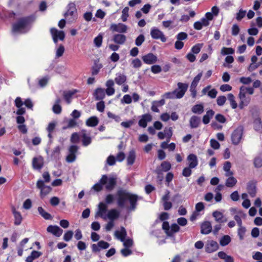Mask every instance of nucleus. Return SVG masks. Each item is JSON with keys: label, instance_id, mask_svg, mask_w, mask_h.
Wrapping results in <instances>:
<instances>
[{"label": "nucleus", "instance_id": "f257e3e1", "mask_svg": "<svg viewBox=\"0 0 262 262\" xmlns=\"http://www.w3.org/2000/svg\"><path fill=\"white\" fill-rule=\"evenodd\" d=\"M115 199L117 205L119 208L134 211L137 207V202L141 197L126 189L119 188L117 191Z\"/></svg>", "mask_w": 262, "mask_h": 262}, {"label": "nucleus", "instance_id": "f03ea898", "mask_svg": "<svg viewBox=\"0 0 262 262\" xmlns=\"http://www.w3.org/2000/svg\"><path fill=\"white\" fill-rule=\"evenodd\" d=\"M178 89H176L172 92H167L164 93L162 97L164 99H181L185 95L188 87V85L182 82H178Z\"/></svg>", "mask_w": 262, "mask_h": 262}, {"label": "nucleus", "instance_id": "7ed1b4c3", "mask_svg": "<svg viewBox=\"0 0 262 262\" xmlns=\"http://www.w3.org/2000/svg\"><path fill=\"white\" fill-rule=\"evenodd\" d=\"M100 182L105 185V189L107 191H111L114 189L116 185L117 180L116 178L114 177H108L106 174H104L100 179Z\"/></svg>", "mask_w": 262, "mask_h": 262}, {"label": "nucleus", "instance_id": "20e7f679", "mask_svg": "<svg viewBox=\"0 0 262 262\" xmlns=\"http://www.w3.org/2000/svg\"><path fill=\"white\" fill-rule=\"evenodd\" d=\"M30 20V18L29 17H25L20 19L17 23L13 25V31L14 32H25L24 30L29 23Z\"/></svg>", "mask_w": 262, "mask_h": 262}, {"label": "nucleus", "instance_id": "39448f33", "mask_svg": "<svg viewBox=\"0 0 262 262\" xmlns=\"http://www.w3.org/2000/svg\"><path fill=\"white\" fill-rule=\"evenodd\" d=\"M64 16L70 23H73L76 19L77 10L74 4L69 5V9L64 14Z\"/></svg>", "mask_w": 262, "mask_h": 262}, {"label": "nucleus", "instance_id": "423d86ee", "mask_svg": "<svg viewBox=\"0 0 262 262\" xmlns=\"http://www.w3.org/2000/svg\"><path fill=\"white\" fill-rule=\"evenodd\" d=\"M243 127L239 126L233 131L231 135V141L233 144H239L243 136Z\"/></svg>", "mask_w": 262, "mask_h": 262}, {"label": "nucleus", "instance_id": "0eeeda50", "mask_svg": "<svg viewBox=\"0 0 262 262\" xmlns=\"http://www.w3.org/2000/svg\"><path fill=\"white\" fill-rule=\"evenodd\" d=\"M50 33L55 43H57L58 39L61 41L64 39L65 34L63 31H59L55 28H52L50 29Z\"/></svg>", "mask_w": 262, "mask_h": 262}, {"label": "nucleus", "instance_id": "6e6552de", "mask_svg": "<svg viewBox=\"0 0 262 262\" xmlns=\"http://www.w3.org/2000/svg\"><path fill=\"white\" fill-rule=\"evenodd\" d=\"M37 187L40 190L41 197H44L50 193L51 191V187L49 186H46L44 184L42 180H39L36 183Z\"/></svg>", "mask_w": 262, "mask_h": 262}, {"label": "nucleus", "instance_id": "1a4fd4ad", "mask_svg": "<svg viewBox=\"0 0 262 262\" xmlns=\"http://www.w3.org/2000/svg\"><path fill=\"white\" fill-rule=\"evenodd\" d=\"M78 149V147L77 145H71L69 147V154L66 157V161L68 163H72L76 159V154Z\"/></svg>", "mask_w": 262, "mask_h": 262}, {"label": "nucleus", "instance_id": "9d476101", "mask_svg": "<svg viewBox=\"0 0 262 262\" xmlns=\"http://www.w3.org/2000/svg\"><path fill=\"white\" fill-rule=\"evenodd\" d=\"M150 35L154 39H160L163 42L166 41V38L165 37L163 33L156 28H152L151 29Z\"/></svg>", "mask_w": 262, "mask_h": 262}, {"label": "nucleus", "instance_id": "9b49d317", "mask_svg": "<svg viewBox=\"0 0 262 262\" xmlns=\"http://www.w3.org/2000/svg\"><path fill=\"white\" fill-rule=\"evenodd\" d=\"M245 90H246V86H241L239 89V98L241 100L239 104L241 108H243V105H247L249 102V100L247 99L246 97V94L247 93Z\"/></svg>", "mask_w": 262, "mask_h": 262}, {"label": "nucleus", "instance_id": "f8f14e48", "mask_svg": "<svg viewBox=\"0 0 262 262\" xmlns=\"http://www.w3.org/2000/svg\"><path fill=\"white\" fill-rule=\"evenodd\" d=\"M110 29L113 32H117L120 33L119 34H121L126 32L127 27L126 25L122 23H119L118 24H112L111 25Z\"/></svg>", "mask_w": 262, "mask_h": 262}, {"label": "nucleus", "instance_id": "ddd939ff", "mask_svg": "<svg viewBox=\"0 0 262 262\" xmlns=\"http://www.w3.org/2000/svg\"><path fill=\"white\" fill-rule=\"evenodd\" d=\"M219 248L217 243L213 240L208 241L205 245V251L207 253H212L216 251Z\"/></svg>", "mask_w": 262, "mask_h": 262}, {"label": "nucleus", "instance_id": "4468645a", "mask_svg": "<svg viewBox=\"0 0 262 262\" xmlns=\"http://www.w3.org/2000/svg\"><path fill=\"white\" fill-rule=\"evenodd\" d=\"M80 136L82 138V145L87 146L92 143V138L85 130H82L80 132Z\"/></svg>", "mask_w": 262, "mask_h": 262}, {"label": "nucleus", "instance_id": "2eb2a0df", "mask_svg": "<svg viewBox=\"0 0 262 262\" xmlns=\"http://www.w3.org/2000/svg\"><path fill=\"white\" fill-rule=\"evenodd\" d=\"M47 231L57 237L60 236L63 232L62 229L60 228L58 226L53 225L49 226L47 229Z\"/></svg>", "mask_w": 262, "mask_h": 262}, {"label": "nucleus", "instance_id": "dca6fc26", "mask_svg": "<svg viewBox=\"0 0 262 262\" xmlns=\"http://www.w3.org/2000/svg\"><path fill=\"white\" fill-rule=\"evenodd\" d=\"M43 165V159L39 156L35 157L32 160V167L34 169L40 170Z\"/></svg>", "mask_w": 262, "mask_h": 262}, {"label": "nucleus", "instance_id": "f3484780", "mask_svg": "<svg viewBox=\"0 0 262 262\" xmlns=\"http://www.w3.org/2000/svg\"><path fill=\"white\" fill-rule=\"evenodd\" d=\"M142 60L144 63L148 64L155 63L157 61V57L152 53H148L142 57Z\"/></svg>", "mask_w": 262, "mask_h": 262}, {"label": "nucleus", "instance_id": "a211bd4d", "mask_svg": "<svg viewBox=\"0 0 262 262\" xmlns=\"http://www.w3.org/2000/svg\"><path fill=\"white\" fill-rule=\"evenodd\" d=\"M152 120L151 116L149 114L143 115L141 119L139 121V125L141 127L145 128L147 126V123Z\"/></svg>", "mask_w": 262, "mask_h": 262}, {"label": "nucleus", "instance_id": "6ab92c4d", "mask_svg": "<svg viewBox=\"0 0 262 262\" xmlns=\"http://www.w3.org/2000/svg\"><path fill=\"white\" fill-rule=\"evenodd\" d=\"M212 216L214 217L215 221L219 223H223L227 221V219L224 216L223 213L220 211H214L212 213Z\"/></svg>", "mask_w": 262, "mask_h": 262}, {"label": "nucleus", "instance_id": "aec40b11", "mask_svg": "<svg viewBox=\"0 0 262 262\" xmlns=\"http://www.w3.org/2000/svg\"><path fill=\"white\" fill-rule=\"evenodd\" d=\"M126 40V37L122 34H116L114 35L113 40L118 45H123Z\"/></svg>", "mask_w": 262, "mask_h": 262}, {"label": "nucleus", "instance_id": "412c9836", "mask_svg": "<svg viewBox=\"0 0 262 262\" xmlns=\"http://www.w3.org/2000/svg\"><path fill=\"white\" fill-rule=\"evenodd\" d=\"M201 232L203 234H208L212 230V226L210 222L206 221L203 223L201 225Z\"/></svg>", "mask_w": 262, "mask_h": 262}, {"label": "nucleus", "instance_id": "4be33fe9", "mask_svg": "<svg viewBox=\"0 0 262 262\" xmlns=\"http://www.w3.org/2000/svg\"><path fill=\"white\" fill-rule=\"evenodd\" d=\"M77 92L74 90L73 91H65L63 92V96L67 103L69 104L71 103L73 96Z\"/></svg>", "mask_w": 262, "mask_h": 262}, {"label": "nucleus", "instance_id": "5701e85b", "mask_svg": "<svg viewBox=\"0 0 262 262\" xmlns=\"http://www.w3.org/2000/svg\"><path fill=\"white\" fill-rule=\"evenodd\" d=\"M95 99L97 100H102L105 96V90L102 88H97L94 94Z\"/></svg>", "mask_w": 262, "mask_h": 262}, {"label": "nucleus", "instance_id": "b1692460", "mask_svg": "<svg viewBox=\"0 0 262 262\" xmlns=\"http://www.w3.org/2000/svg\"><path fill=\"white\" fill-rule=\"evenodd\" d=\"M107 210V206L105 204L101 202L99 204L98 206V211L97 213V214L100 216L101 217L106 219V216H104V214L106 212Z\"/></svg>", "mask_w": 262, "mask_h": 262}, {"label": "nucleus", "instance_id": "393cba45", "mask_svg": "<svg viewBox=\"0 0 262 262\" xmlns=\"http://www.w3.org/2000/svg\"><path fill=\"white\" fill-rule=\"evenodd\" d=\"M115 236L121 242L124 241V239L126 236V231L123 227H121L120 230H117L115 232Z\"/></svg>", "mask_w": 262, "mask_h": 262}, {"label": "nucleus", "instance_id": "a878e982", "mask_svg": "<svg viewBox=\"0 0 262 262\" xmlns=\"http://www.w3.org/2000/svg\"><path fill=\"white\" fill-rule=\"evenodd\" d=\"M120 212L116 209H112L108 211L107 217L111 221L118 219L119 216Z\"/></svg>", "mask_w": 262, "mask_h": 262}, {"label": "nucleus", "instance_id": "bb28decb", "mask_svg": "<svg viewBox=\"0 0 262 262\" xmlns=\"http://www.w3.org/2000/svg\"><path fill=\"white\" fill-rule=\"evenodd\" d=\"M200 119L196 116H192L189 120L190 126L191 128H195L199 127L200 124Z\"/></svg>", "mask_w": 262, "mask_h": 262}, {"label": "nucleus", "instance_id": "cd10ccee", "mask_svg": "<svg viewBox=\"0 0 262 262\" xmlns=\"http://www.w3.org/2000/svg\"><path fill=\"white\" fill-rule=\"evenodd\" d=\"M187 160L189 162L190 168H194L198 165L196 156L193 154H190L187 157Z\"/></svg>", "mask_w": 262, "mask_h": 262}, {"label": "nucleus", "instance_id": "c85d7f7f", "mask_svg": "<svg viewBox=\"0 0 262 262\" xmlns=\"http://www.w3.org/2000/svg\"><path fill=\"white\" fill-rule=\"evenodd\" d=\"M99 123V119L96 116H92L88 118L85 124L88 126L89 127H95L98 125Z\"/></svg>", "mask_w": 262, "mask_h": 262}, {"label": "nucleus", "instance_id": "c756f323", "mask_svg": "<svg viewBox=\"0 0 262 262\" xmlns=\"http://www.w3.org/2000/svg\"><path fill=\"white\" fill-rule=\"evenodd\" d=\"M126 81V76L121 73H118L115 78L116 83L120 85L124 84Z\"/></svg>", "mask_w": 262, "mask_h": 262}, {"label": "nucleus", "instance_id": "7c9ffc66", "mask_svg": "<svg viewBox=\"0 0 262 262\" xmlns=\"http://www.w3.org/2000/svg\"><path fill=\"white\" fill-rule=\"evenodd\" d=\"M41 254V252L34 250L31 252V254L26 258V261L32 262L34 259L40 256Z\"/></svg>", "mask_w": 262, "mask_h": 262}, {"label": "nucleus", "instance_id": "2f4dec72", "mask_svg": "<svg viewBox=\"0 0 262 262\" xmlns=\"http://www.w3.org/2000/svg\"><path fill=\"white\" fill-rule=\"evenodd\" d=\"M253 128L256 131H260L262 129V120L259 116L254 119Z\"/></svg>", "mask_w": 262, "mask_h": 262}, {"label": "nucleus", "instance_id": "473e14b6", "mask_svg": "<svg viewBox=\"0 0 262 262\" xmlns=\"http://www.w3.org/2000/svg\"><path fill=\"white\" fill-rule=\"evenodd\" d=\"M214 114V112L210 110L207 111L206 114L203 117V122L205 124H207L209 123L210 119Z\"/></svg>", "mask_w": 262, "mask_h": 262}, {"label": "nucleus", "instance_id": "72a5a7b5", "mask_svg": "<svg viewBox=\"0 0 262 262\" xmlns=\"http://www.w3.org/2000/svg\"><path fill=\"white\" fill-rule=\"evenodd\" d=\"M247 191L250 196L254 197L256 193V186L254 184L249 183L247 185Z\"/></svg>", "mask_w": 262, "mask_h": 262}, {"label": "nucleus", "instance_id": "f704fd0d", "mask_svg": "<svg viewBox=\"0 0 262 262\" xmlns=\"http://www.w3.org/2000/svg\"><path fill=\"white\" fill-rule=\"evenodd\" d=\"M13 213L14 216V224L15 225H19L22 221V216L20 212L15 210L14 208L13 209Z\"/></svg>", "mask_w": 262, "mask_h": 262}, {"label": "nucleus", "instance_id": "c9c22d12", "mask_svg": "<svg viewBox=\"0 0 262 262\" xmlns=\"http://www.w3.org/2000/svg\"><path fill=\"white\" fill-rule=\"evenodd\" d=\"M136 158V154L134 150L129 151L127 157V164L128 165H132L134 164Z\"/></svg>", "mask_w": 262, "mask_h": 262}, {"label": "nucleus", "instance_id": "e433bc0d", "mask_svg": "<svg viewBox=\"0 0 262 262\" xmlns=\"http://www.w3.org/2000/svg\"><path fill=\"white\" fill-rule=\"evenodd\" d=\"M191 111L197 114H201L204 112V106L202 104L194 105L191 108Z\"/></svg>", "mask_w": 262, "mask_h": 262}, {"label": "nucleus", "instance_id": "4c0bfd02", "mask_svg": "<svg viewBox=\"0 0 262 262\" xmlns=\"http://www.w3.org/2000/svg\"><path fill=\"white\" fill-rule=\"evenodd\" d=\"M253 164L255 168L262 167V154H260L254 158Z\"/></svg>", "mask_w": 262, "mask_h": 262}, {"label": "nucleus", "instance_id": "58836bf2", "mask_svg": "<svg viewBox=\"0 0 262 262\" xmlns=\"http://www.w3.org/2000/svg\"><path fill=\"white\" fill-rule=\"evenodd\" d=\"M38 211L40 215L46 220H50L52 219L51 215L46 212L41 207H38Z\"/></svg>", "mask_w": 262, "mask_h": 262}, {"label": "nucleus", "instance_id": "ea45409f", "mask_svg": "<svg viewBox=\"0 0 262 262\" xmlns=\"http://www.w3.org/2000/svg\"><path fill=\"white\" fill-rule=\"evenodd\" d=\"M237 183L236 179L233 177H229L226 181V186L228 187H233Z\"/></svg>", "mask_w": 262, "mask_h": 262}, {"label": "nucleus", "instance_id": "a19ab883", "mask_svg": "<svg viewBox=\"0 0 262 262\" xmlns=\"http://www.w3.org/2000/svg\"><path fill=\"white\" fill-rule=\"evenodd\" d=\"M231 242V238L228 235H226L223 236L220 241V244L222 246H225L229 244V243Z\"/></svg>", "mask_w": 262, "mask_h": 262}, {"label": "nucleus", "instance_id": "79ce46f5", "mask_svg": "<svg viewBox=\"0 0 262 262\" xmlns=\"http://www.w3.org/2000/svg\"><path fill=\"white\" fill-rule=\"evenodd\" d=\"M180 230L179 226L177 224H173L170 227L169 230L170 233H168V236H172L175 233L178 232Z\"/></svg>", "mask_w": 262, "mask_h": 262}, {"label": "nucleus", "instance_id": "37998d69", "mask_svg": "<svg viewBox=\"0 0 262 262\" xmlns=\"http://www.w3.org/2000/svg\"><path fill=\"white\" fill-rule=\"evenodd\" d=\"M227 97H228V100L230 101V105H231L232 108L233 109L236 108L237 106V105L235 100V97H234V95L230 93L228 95Z\"/></svg>", "mask_w": 262, "mask_h": 262}, {"label": "nucleus", "instance_id": "c03bdc74", "mask_svg": "<svg viewBox=\"0 0 262 262\" xmlns=\"http://www.w3.org/2000/svg\"><path fill=\"white\" fill-rule=\"evenodd\" d=\"M103 40V36L101 34H99L94 39V43L97 48H100L102 45Z\"/></svg>", "mask_w": 262, "mask_h": 262}, {"label": "nucleus", "instance_id": "a18cd8bd", "mask_svg": "<svg viewBox=\"0 0 262 262\" xmlns=\"http://www.w3.org/2000/svg\"><path fill=\"white\" fill-rule=\"evenodd\" d=\"M234 53V50L232 48L223 47L221 49V53L223 55L228 54H233Z\"/></svg>", "mask_w": 262, "mask_h": 262}, {"label": "nucleus", "instance_id": "49530a36", "mask_svg": "<svg viewBox=\"0 0 262 262\" xmlns=\"http://www.w3.org/2000/svg\"><path fill=\"white\" fill-rule=\"evenodd\" d=\"M246 231V228L243 226H239L238 229L237 233L239 236V239L242 241L244 238Z\"/></svg>", "mask_w": 262, "mask_h": 262}, {"label": "nucleus", "instance_id": "de8ad7c7", "mask_svg": "<svg viewBox=\"0 0 262 262\" xmlns=\"http://www.w3.org/2000/svg\"><path fill=\"white\" fill-rule=\"evenodd\" d=\"M161 167L162 171L166 172L170 169L171 165L169 162L164 161L161 164Z\"/></svg>", "mask_w": 262, "mask_h": 262}, {"label": "nucleus", "instance_id": "09e8293b", "mask_svg": "<svg viewBox=\"0 0 262 262\" xmlns=\"http://www.w3.org/2000/svg\"><path fill=\"white\" fill-rule=\"evenodd\" d=\"M102 67V66L100 63H95L94 66L92 68V74L93 75H97L100 69Z\"/></svg>", "mask_w": 262, "mask_h": 262}, {"label": "nucleus", "instance_id": "8fccbe9b", "mask_svg": "<svg viewBox=\"0 0 262 262\" xmlns=\"http://www.w3.org/2000/svg\"><path fill=\"white\" fill-rule=\"evenodd\" d=\"M163 132L165 135L166 138H167V142H169L170 139L172 135V130L171 127L169 128H165Z\"/></svg>", "mask_w": 262, "mask_h": 262}, {"label": "nucleus", "instance_id": "3c124183", "mask_svg": "<svg viewBox=\"0 0 262 262\" xmlns=\"http://www.w3.org/2000/svg\"><path fill=\"white\" fill-rule=\"evenodd\" d=\"M145 40V37L144 35L140 34L135 39V45L137 46H141L143 42Z\"/></svg>", "mask_w": 262, "mask_h": 262}, {"label": "nucleus", "instance_id": "603ef678", "mask_svg": "<svg viewBox=\"0 0 262 262\" xmlns=\"http://www.w3.org/2000/svg\"><path fill=\"white\" fill-rule=\"evenodd\" d=\"M202 47V44L198 43L193 46L191 49V51L193 54H198Z\"/></svg>", "mask_w": 262, "mask_h": 262}, {"label": "nucleus", "instance_id": "864d4df0", "mask_svg": "<svg viewBox=\"0 0 262 262\" xmlns=\"http://www.w3.org/2000/svg\"><path fill=\"white\" fill-rule=\"evenodd\" d=\"M202 76V73H200L198 74L193 79L191 84V86L193 87H196L200 80L201 77Z\"/></svg>", "mask_w": 262, "mask_h": 262}, {"label": "nucleus", "instance_id": "5fc2aeb1", "mask_svg": "<svg viewBox=\"0 0 262 262\" xmlns=\"http://www.w3.org/2000/svg\"><path fill=\"white\" fill-rule=\"evenodd\" d=\"M129 8L127 7H125L122 11L121 19L123 21H126L128 16Z\"/></svg>", "mask_w": 262, "mask_h": 262}, {"label": "nucleus", "instance_id": "6e6d98bb", "mask_svg": "<svg viewBox=\"0 0 262 262\" xmlns=\"http://www.w3.org/2000/svg\"><path fill=\"white\" fill-rule=\"evenodd\" d=\"M64 52V47L63 45H60L56 50V57L57 58H59V57L62 56Z\"/></svg>", "mask_w": 262, "mask_h": 262}, {"label": "nucleus", "instance_id": "4d7b16f0", "mask_svg": "<svg viewBox=\"0 0 262 262\" xmlns=\"http://www.w3.org/2000/svg\"><path fill=\"white\" fill-rule=\"evenodd\" d=\"M176 38H177V40L182 41V40L187 39L188 35L185 32H181L179 33L177 35Z\"/></svg>", "mask_w": 262, "mask_h": 262}, {"label": "nucleus", "instance_id": "13d9d810", "mask_svg": "<svg viewBox=\"0 0 262 262\" xmlns=\"http://www.w3.org/2000/svg\"><path fill=\"white\" fill-rule=\"evenodd\" d=\"M73 235V232L72 231H68L63 235V239L66 242H69L72 239Z\"/></svg>", "mask_w": 262, "mask_h": 262}, {"label": "nucleus", "instance_id": "bf43d9fd", "mask_svg": "<svg viewBox=\"0 0 262 262\" xmlns=\"http://www.w3.org/2000/svg\"><path fill=\"white\" fill-rule=\"evenodd\" d=\"M77 125V122L75 121L74 119H70L68 122V125L66 127H63V129H67L68 128H72L74 127Z\"/></svg>", "mask_w": 262, "mask_h": 262}, {"label": "nucleus", "instance_id": "052dcab7", "mask_svg": "<svg viewBox=\"0 0 262 262\" xmlns=\"http://www.w3.org/2000/svg\"><path fill=\"white\" fill-rule=\"evenodd\" d=\"M246 11L242 9L239 10V12L236 14V19L239 21L243 19L246 15Z\"/></svg>", "mask_w": 262, "mask_h": 262}, {"label": "nucleus", "instance_id": "680f3d73", "mask_svg": "<svg viewBox=\"0 0 262 262\" xmlns=\"http://www.w3.org/2000/svg\"><path fill=\"white\" fill-rule=\"evenodd\" d=\"M226 101V97L224 96H219L217 98V104L219 106L223 105Z\"/></svg>", "mask_w": 262, "mask_h": 262}, {"label": "nucleus", "instance_id": "e2e57ef3", "mask_svg": "<svg viewBox=\"0 0 262 262\" xmlns=\"http://www.w3.org/2000/svg\"><path fill=\"white\" fill-rule=\"evenodd\" d=\"M192 168H190L189 166H188V167L184 168L182 171L183 176L185 177H189L191 174V173H192V171L191 170V169H192Z\"/></svg>", "mask_w": 262, "mask_h": 262}, {"label": "nucleus", "instance_id": "0e129e2a", "mask_svg": "<svg viewBox=\"0 0 262 262\" xmlns=\"http://www.w3.org/2000/svg\"><path fill=\"white\" fill-rule=\"evenodd\" d=\"M79 136L77 133H74L72 134L70 141L73 143H76L79 142Z\"/></svg>", "mask_w": 262, "mask_h": 262}, {"label": "nucleus", "instance_id": "69168bd1", "mask_svg": "<svg viewBox=\"0 0 262 262\" xmlns=\"http://www.w3.org/2000/svg\"><path fill=\"white\" fill-rule=\"evenodd\" d=\"M132 64L135 68H139L141 67L142 63L141 60L138 58H136L132 61Z\"/></svg>", "mask_w": 262, "mask_h": 262}, {"label": "nucleus", "instance_id": "338daca9", "mask_svg": "<svg viewBox=\"0 0 262 262\" xmlns=\"http://www.w3.org/2000/svg\"><path fill=\"white\" fill-rule=\"evenodd\" d=\"M210 146L214 149H217L220 148V143L215 139H211L210 141Z\"/></svg>", "mask_w": 262, "mask_h": 262}, {"label": "nucleus", "instance_id": "774afa93", "mask_svg": "<svg viewBox=\"0 0 262 262\" xmlns=\"http://www.w3.org/2000/svg\"><path fill=\"white\" fill-rule=\"evenodd\" d=\"M121 101L122 103L130 104L132 101V97L129 95H125L121 100Z\"/></svg>", "mask_w": 262, "mask_h": 262}]
</instances>
